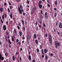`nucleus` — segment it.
<instances>
[{"instance_id": "f257e3e1", "label": "nucleus", "mask_w": 62, "mask_h": 62, "mask_svg": "<svg viewBox=\"0 0 62 62\" xmlns=\"http://www.w3.org/2000/svg\"><path fill=\"white\" fill-rule=\"evenodd\" d=\"M55 45V47L56 48H57L58 47V46H59V43L57 41H56L54 42Z\"/></svg>"}, {"instance_id": "f03ea898", "label": "nucleus", "mask_w": 62, "mask_h": 62, "mask_svg": "<svg viewBox=\"0 0 62 62\" xmlns=\"http://www.w3.org/2000/svg\"><path fill=\"white\" fill-rule=\"evenodd\" d=\"M36 7H35L32 9V10H31V15H32L33 14V12L35 11V10H36Z\"/></svg>"}, {"instance_id": "7ed1b4c3", "label": "nucleus", "mask_w": 62, "mask_h": 62, "mask_svg": "<svg viewBox=\"0 0 62 62\" xmlns=\"http://www.w3.org/2000/svg\"><path fill=\"white\" fill-rule=\"evenodd\" d=\"M59 27L60 28H62V23H59Z\"/></svg>"}, {"instance_id": "20e7f679", "label": "nucleus", "mask_w": 62, "mask_h": 62, "mask_svg": "<svg viewBox=\"0 0 62 62\" xmlns=\"http://www.w3.org/2000/svg\"><path fill=\"white\" fill-rule=\"evenodd\" d=\"M18 10L19 11V14H22V11L21 10V9H20V8L19 7L18 8Z\"/></svg>"}, {"instance_id": "39448f33", "label": "nucleus", "mask_w": 62, "mask_h": 62, "mask_svg": "<svg viewBox=\"0 0 62 62\" xmlns=\"http://www.w3.org/2000/svg\"><path fill=\"white\" fill-rule=\"evenodd\" d=\"M48 38L50 39H52V37H51V35L50 34H49L48 35Z\"/></svg>"}, {"instance_id": "423d86ee", "label": "nucleus", "mask_w": 62, "mask_h": 62, "mask_svg": "<svg viewBox=\"0 0 62 62\" xmlns=\"http://www.w3.org/2000/svg\"><path fill=\"white\" fill-rule=\"evenodd\" d=\"M42 19H43V17L42 16H41L39 17L40 20L41 21H42Z\"/></svg>"}, {"instance_id": "0eeeda50", "label": "nucleus", "mask_w": 62, "mask_h": 62, "mask_svg": "<svg viewBox=\"0 0 62 62\" xmlns=\"http://www.w3.org/2000/svg\"><path fill=\"white\" fill-rule=\"evenodd\" d=\"M29 57H28V59L29 60H31V56L30 55H29Z\"/></svg>"}, {"instance_id": "6e6552de", "label": "nucleus", "mask_w": 62, "mask_h": 62, "mask_svg": "<svg viewBox=\"0 0 62 62\" xmlns=\"http://www.w3.org/2000/svg\"><path fill=\"white\" fill-rule=\"evenodd\" d=\"M6 27L5 25H4L3 26V29L4 30H6Z\"/></svg>"}, {"instance_id": "1a4fd4ad", "label": "nucleus", "mask_w": 62, "mask_h": 62, "mask_svg": "<svg viewBox=\"0 0 62 62\" xmlns=\"http://www.w3.org/2000/svg\"><path fill=\"white\" fill-rule=\"evenodd\" d=\"M28 39H30L31 37V35H30V34H28Z\"/></svg>"}, {"instance_id": "9d476101", "label": "nucleus", "mask_w": 62, "mask_h": 62, "mask_svg": "<svg viewBox=\"0 0 62 62\" xmlns=\"http://www.w3.org/2000/svg\"><path fill=\"white\" fill-rule=\"evenodd\" d=\"M49 43L50 44L52 43V39H50L49 40Z\"/></svg>"}, {"instance_id": "9b49d317", "label": "nucleus", "mask_w": 62, "mask_h": 62, "mask_svg": "<svg viewBox=\"0 0 62 62\" xmlns=\"http://www.w3.org/2000/svg\"><path fill=\"white\" fill-rule=\"evenodd\" d=\"M13 60V61H15V60L16 58L15 57H14V56H13L12 57Z\"/></svg>"}, {"instance_id": "f8f14e48", "label": "nucleus", "mask_w": 62, "mask_h": 62, "mask_svg": "<svg viewBox=\"0 0 62 62\" xmlns=\"http://www.w3.org/2000/svg\"><path fill=\"white\" fill-rule=\"evenodd\" d=\"M38 6L40 8H41L42 7V6L40 4H39Z\"/></svg>"}, {"instance_id": "ddd939ff", "label": "nucleus", "mask_w": 62, "mask_h": 62, "mask_svg": "<svg viewBox=\"0 0 62 62\" xmlns=\"http://www.w3.org/2000/svg\"><path fill=\"white\" fill-rule=\"evenodd\" d=\"M44 52L45 54H46V53H47V51H48V50H47V49H45L44 50Z\"/></svg>"}, {"instance_id": "4468645a", "label": "nucleus", "mask_w": 62, "mask_h": 62, "mask_svg": "<svg viewBox=\"0 0 62 62\" xmlns=\"http://www.w3.org/2000/svg\"><path fill=\"white\" fill-rule=\"evenodd\" d=\"M35 39H36L37 38V35L36 34H34L33 37Z\"/></svg>"}, {"instance_id": "2eb2a0df", "label": "nucleus", "mask_w": 62, "mask_h": 62, "mask_svg": "<svg viewBox=\"0 0 62 62\" xmlns=\"http://www.w3.org/2000/svg\"><path fill=\"white\" fill-rule=\"evenodd\" d=\"M35 43L36 44H38V41L37 40H35Z\"/></svg>"}, {"instance_id": "dca6fc26", "label": "nucleus", "mask_w": 62, "mask_h": 62, "mask_svg": "<svg viewBox=\"0 0 62 62\" xmlns=\"http://www.w3.org/2000/svg\"><path fill=\"white\" fill-rule=\"evenodd\" d=\"M57 16V13H55L54 15V18H55L56 16Z\"/></svg>"}, {"instance_id": "f3484780", "label": "nucleus", "mask_w": 62, "mask_h": 62, "mask_svg": "<svg viewBox=\"0 0 62 62\" xmlns=\"http://www.w3.org/2000/svg\"><path fill=\"white\" fill-rule=\"evenodd\" d=\"M0 10L1 12H3V9L2 8H0Z\"/></svg>"}, {"instance_id": "a211bd4d", "label": "nucleus", "mask_w": 62, "mask_h": 62, "mask_svg": "<svg viewBox=\"0 0 62 62\" xmlns=\"http://www.w3.org/2000/svg\"><path fill=\"white\" fill-rule=\"evenodd\" d=\"M45 16H48V13L47 12H46L45 13Z\"/></svg>"}, {"instance_id": "6ab92c4d", "label": "nucleus", "mask_w": 62, "mask_h": 62, "mask_svg": "<svg viewBox=\"0 0 62 62\" xmlns=\"http://www.w3.org/2000/svg\"><path fill=\"white\" fill-rule=\"evenodd\" d=\"M41 53H42V54H44V53L43 52V49H42L41 50Z\"/></svg>"}, {"instance_id": "aec40b11", "label": "nucleus", "mask_w": 62, "mask_h": 62, "mask_svg": "<svg viewBox=\"0 0 62 62\" xmlns=\"http://www.w3.org/2000/svg\"><path fill=\"white\" fill-rule=\"evenodd\" d=\"M19 33L20 34V36H22V32H21V31H20L19 32Z\"/></svg>"}, {"instance_id": "412c9836", "label": "nucleus", "mask_w": 62, "mask_h": 62, "mask_svg": "<svg viewBox=\"0 0 62 62\" xmlns=\"http://www.w3.org/2000/svg\"><path fill=\"white\" fill-rule=\"evenodd\" d=\"M21 22L22 23L23 25H24V21L23 20H21Z\"/></svg>"}, {"instance_id": "4be33fe9", "label": "nucleus", "mask_w": 62, "mask_h": 62, "mask_svg": "<svg viewBox=\"0 0 62 62\" xmlns=\"http://www.w3.org/2000/svg\"><path fill=\"white\" fill-rule=\"evenodd\" d=\"M45 20H47V19H48V16H45Z\"/></svg>"}, {"instance_id": "5701e85b", "label": "nucleus", "mask_w": 62, "mask_h": 62, "mask_svg": "<svg viewBox=\"0 0 62 62\" xmlns=\"http://www.w3.org/2000/svg\"><path fill=\"white\" fill-rule=\"evenodd\" d=\"M58 21L56 22V26H57V25H58Z\"/></svg>"}, {"instance_id": "b1692460", "label": "nucleus", "mask_w": 62, "mask_h": 62, "mask_svg": "<svg viewBox=\"0 0 62 62\" xmlns=\"http://www.w3.org/2000/svg\"><path fill=\"white\" fill-rule=\"evenodd\" d=\"M45 36L46 37H47L48 35L47 34V33H46L45 34Z\"/></svg>"}, {"instance_id": "393cba45", "label": "nucleus", "mask_w": 62, "mask_h": 62, "mask_svg": "<svg viewBox=\"0 0 62 62\" xmlns=\"http://www.w3.org/2000/svg\"><path fill=\"white\" fill-rule=\"evenodd\" d=\"M8 13H9V12H10V10H9V8H8Z\"/></svg>"}, {"instance_id": "a878e982", "label": "nucleus", "mask_w": 62, "mask_h": 62, "mask_svg": "<svg viewBox=\"0 0 62 62\" xmlns=\"http://www.w3.org/2000/svg\"><path fill=\"white\" fill-rule=\"evenodd\" d=\"M14 31L15 34H17V31H16V30H14Z\"/></svg>"}, {"instance_id": "bb28decb", "label": "nucleus", "mask_w": 62, "mask_h": 62, "mask_svg": "<svg viewBox=\"0 0 62 62\" xmlns=\"http://www.w3.org/2000/svg\"><path fill=\"white\" fill-rule=\"evenodd\" d=\"M8 41L9 43V44H11L12 43L11 42H10V40L9 39H8Z\"/></svg>"}, {"instance_id": "cd10ccee", "label": "nucleus", "mask_w": 62, "mask_h": 62, "mask_svg": "<svg viewBox=\"0 0 62 62\" xmlns=\"http://www.w3.org/2000/svg\"><path fill=\"white\" fill-rule=\"evenodd\" d=\"M55 3L56 5H57V1H55Z\"/></svg>"}, {"instance_id": "c85d7f7f", "label": "nucleus", "mask_w": 62, "mask_h": 62, "mask_svg": "<svg viewBox=\"0 0 62 62\" xmlns=\"http://www.w3.org/2000/svg\"><path fill=\"white\" fill-rule=\"evenodd\" d=\"M46 60H47L48 59V57H47V55H46Z\"/></svg>"}, {"instance_id": "c756f323", "label": "nucleus", "mask_w": 62, "mask_h": 62, "mask_svg": "<svg viewBox=\"0 0 62 62\" xmlns=\"http://www.w3.org/2000/svg\"><path fill=\"white\" fill-rule=\"evenodd\" d=\"M23 30H25V27H23Z\"/></svg>"}, {"instance_id": "7c9ffc66", "label": "nucleus", "mask_w": 62, "mask_h": 62, "mask_svg": "<svg viewBox=\"0 0 62 62\" xmlns=\"http://www.w3.org/2000/svg\"><path fill=\"white\" fill-rule=\"evenodd\" d=\"M10 17L11 19L12 18V15L11 14L10 15Z\"/></svg>"}, {"instance_id": "2f4dec72", "label": "nucleus", "mask_w": 62, "mask_h": 62, "mask_svg": "<svg viewBox=\"0 0 62 62\" xmlns=\"http://www.w3.org/2000/svg\"><path fill=\"white\" fill-rule=\"evenodd\" d=\"M10 9H12L13 8V6H10Z\"/></svg>"}, {"instance_id": "473e14b6", "label": "nucleus", "mask_w": 62, "mask_h": 62, "mask_svg": "<svg viewBox=\"0 0 62 62\" xmlns=\"http://www.w3.org/2000/svg\"><path fill=\"white\" fill-rule=\"evenodd\" d=\"M20 7L21 9H22V8H23V6L22 5H20Z\"/></svg>"}, {"instance_id": "72a5a7b5", "label": "nucleus", "mask_w": 62, "mask_h": 62, "mask_svg": "<svg viewBox=\"0 0 62 62\" xmlns=\"http://www.w3.org/2000/svg\"><path fill=\"white\" fill-rule=\"evenodd\" d=\"M19 42V39H16V43H18Z\"/></svg>"}, {"instance_id": "f704fd0d", "label": "nucleus", "mask_w": 62, "mask_h": 62, "mask_svg": "<svg viewBox=\"0 0 62 62\" xmlns=\"http://www.w3.org/2000/svg\"><path fill=\"white\" fill-rule=\"evenodd\" d=\"M41 3H42V1H39V5H40V4H41Z\"/></svg>"}, {"instance_id": "c9c22d12", "label": "nucleus", "mask_w": 62, "mask_h": 62, "mask_svg": "<svg viewBox=\"0 0 62 62\" xmlns=\"http://www.w3.org/2000/svg\"><path fill=\"white\" fill-rule=\"evenodd\" d=\"M2 18L3 20V19H4V14L2 16Z\"/></svg>"}, {"instance_id": "e433bc0d", "label": "nucleus", "mask_w": 62, "mask_h": 62, "mask_svg": "<svg viewBox=\"0 0 62 62\" xmlns=\"http://www.w3.org/2000/svg\"><path fill=\"white\" fill-rule=\"evenodd\" d=\"M20 61H22V57H20Z\"/></svg>"}, {"instance_id": "4c0bfd02", "label": "nucleus", "mask_w": 62, "mask_h": 62, "mask_svg": "<svg viewBox=\"0 0 62 62\" xmlns=\"http://www.w3.org/2000/svg\"><path fill=\"white\" fill-rule=\"evenodd\" d=\"M5 54L6 56H8V54L7 53H5Z\"/></svg>"}, {"instance_id": "58836bf2", "label": "nucleus", "mask_w": 62, "mask_h": 62, "mask_svg": "<svg viewBox=\"0 0 62 62\" xmlns=\"http://www.w3.org/2000/svg\"><path fill=\"white\" fill-rule=\"evenodd\" d=\"M1 60H4V58L3 57H2L1 58Z\"/></svg>"}, {"instance_id": "ea45409f", "label": "nucleus", "mask_w": 62, "mask_h": 62, "mask_svg": "<svg viewBox=\"0 0 62 62\" xmlns=\"http://www.w3.org/2000/svg\"><path fill=\"white\" fill-rule=\"evenodd\" d=\"M0 21L2 23H3V20L0 19Z\"/></svg>"}, {"instance_id": "a19ab883", "label": "nucleus", "mask_w": 62, "mask_h": 62, "mask_svg": "<svg viewBox=\"0 0 62 62\" xmlns=\"http://www.w3.org/2000/svg\"><path fill=\"white\" fill-rule=\"evenodd\" d=\"M2 57V55L0 54V59H1V58Z\"/></svg>"}, {"instance_id": "79ce46f5", "label": "nucleus", "mask_w": 62, "mask_h": 62, "mask_svg": "<svg viewBox=\"0 0 62 62\" xmlns=\"http://www.w3.org/2000/svg\"><path fill=\"white\" fill-rule=\"evenodd\" d=\"M37 52L38 53H39V49H37Z\"/></svg>"}, {"instance_id": "37998d69", "label": "nucleus", "mask_w": 62, "mask_h": 62, "mask_svg": "<svg viewBox=\"0 0 62 62\" xmlns=\"http://www.w3.org/2000/svg\"><path fill=\"white\" fill-rule=\"evenodd\" d=\"M7 14H5V18H6L7 17Z\"/></svg>"}, {"instance_id": "c03bdc74", "label": "nucleus", "mask_w": 62, "mask_h": 62, "mask_svg": "<svg viewBox=\"0 0 62 62\" xmlns=\"http://www.w3.org/2000/svg\"><path fill=\"white\" fill-rule=\"evenodd\" d=\"M16 1L18 2H19L20 1V0H16Z\"/></svg>"}, {"instance_id": "a18cd8bd", "label": "nucleus", "mask_w": 62, "mask_h": 62, "mask_svg": "<svg viewBox=\"0 0 62 62\" xmlns=\"http://www.w3.org/2000/svg\"><path fill=\"white\" fill-rule=\"evenodd\" d=\"M32 62H35V59H34L33 60Z\"/></svg>"}, {"instance_id": "49530a36", "label": "nucleus", "mask_w": 62, "mask_h": 62, "mask_svg": "<svg viewBox=\"0 0 62 62\" xmlns=\"http://www.w3.org/2000/svg\"><path fill=\"white\" fill-rule=\"evenodd\" d=\"M7 5V3H4V5L5 6H6V5Z\"/></svg>"}, {"instance_id": "de8ad7c7", "label": "nucleus", "mask_w": 62, "mask_h": 62, "mask_svg": "<svg viewBox=\"0 0 62 62\" xmlns=\"http://www.w3.org/2000/svg\"><path fill=\"white\" fill-rule=\"evenodd\" d=\"M25 39V37H22V39Z\"/></svg>"}, {"instance_id": "09e8293b", "label": "nucleus", "mask_w": 62, "mask_h": 62, "mask_svg": "<svg viewBox=\"0 0 62 62\" xmlns=\"http://www.w3.org/2000/svg\"><path fill=\"white\" fill-rule=\"evenodd\" d=\"M43 26L45 27L46 26H45V24H43Z\"/></svg>"}, {"instance_id": "8fccbe9b", "label": "nucleus", "mask_w": 62, "mask_h": 62, "mask_svg": "<svg viewBox=\"0 0 62 62\" xmlns=\"http://www.w3.org/2000/svg\"><path fill=\"white\" fill-rule=\"evenodd\" d=\"M17 28L18 29H20V27L19 26H17Z\"/></svg>"}, {"instance_id": "3c124183", "label": "nucleus", "mask_w": 62, "mask_h": 62, "mask_svg": "<svg viewBox=\"0 0 62 62\" xmlns=\"http://www.w3.org/2000/svg\"><path fill=\"white\" fill-rule=\"evenodd\" d=\"M18 25H19V26H21V24H20V23H19L18 24Z\"/></svg>"}, {"instance_id": "603ef678", "label": "nucleus", "mask_w": 62, "mask_h": 62, "mask_svg": "<svg viewBox=\"0 0 62 62\" xmlns=\"http://www.w3.org/2000/svg\"><path fill=\"white\" fill-rule=\"evenodd\" d=\"M47 5L48 7H50V5L49 4H47Z\"/></svg>"}, {"instance_id": "864d4df0", "label": "nucleus", "mask_w": 62, "mask_h": 62, "mask_svg": "<svg viewBox=\"0 0 62 62\" xmlns=\"http://www.w3.org/2000/svg\"><path fill=\"white\" fill-rule=\"evenodd\" d=\"M23 16H25V13H23Z\"/></svg>"}, {"instance_id": "5fc2aeb1", "label": "nucleus", "mask_w": 62, "mask_h": 62, "mask_svg": "<svg viewBox=\"0 0 62 62\" xmlns=\"http://www.w3.org/2000/svg\"><path fill=\"white\" fill-rule=\"evenodd\" d=\"M36 30H38V28L37 27H36Z\"/></svg>"}, {"instance_id": "6e6d98bb", "label": "nucleus", "mask_w": 62, "mask_h": 62, "mask_svg": "<svg viewBox=\"0 0 62 62\" xmlns=\"http://www.w3.org/2000/svg\"><path fill=\"white\" fill-rule=\"evenodd\" d=\"M18 52H16V55H17V54H18Z\"/></svg>"}, {"instance_id": "4d7b16f0", "label": "nucleus", "mask_w": 62, "mask_h": 62, "mask_svg": "<svg viewBox=\"0 0 62 62\" xmlns=\"http://www.w3.org/2000/svg\"><path fill=\"white\" fill-rule=\"evenodd\" d=\"M8 3L9 4V5H11V3H10V2H9Z\"/></svg>"}, {"instance_id": "13d9d810", "label": "nucleus", "mask_w": 62, "mask_h": 62, "mask_svg": "<svg viewBox=\"0 0 62 62\" xmlns=\"http://www.w3.org/2000/svg\"><path fill=\"white\" fill-rule=\"evenodd\" d=\"M41 12L42 14H43V13H42V10L41 11Z\"/></svg>"}, {"instance_id": "bf43d9fd", "label": "nucleus", "mask_w": 62, "mask_h": 62, "mask_svg": "<svg viewBox=\"0 0 62 62\" xmlns=\"http://www.w3.org/2000/svg\"><path fill=\"white\" fill-rule=\"evenodd\" d=\"M14 39H13L12 38V40L13 41H14Z\"/></svg>"}, {"instance_id": "052dcab7", "label": "nucleus", "mask_w": 62, "mask_h": 62, "mask_svg": "<svg viewBox=\"0 0 62 62\" xmlns=\"http://www.w3.org/2000/svg\"><path fill=\"white\" fill-rule=\"evenodd\" d=\"M53 55L54 54H53L52 53L51 54H50L51 56H53Z\"/></svg>"}, {"instance_id": "680f3d73", "label": "nucleus", "mask_w": 62, "mask_h": 62, "mask_svg": "<svg viewBox=\"0 0 62 62\" xmlns=\"http://www.w3.org/2000/svg\"><path fill=\"white\" fill-rule=\"evenodd\" d=\"M37 23H38V22H37V21L36 22V23H35V24L36 25H37L38 24H37Z\"/></svg>"}, {"instance_id": "e2e57ef3", "label": "nucleus", "mask_w": 62, "mask_h": 62, "mask_svg": "<svg viewBox=\"0 0 62 62\" xmlns=\"http://www.w3.org/2000/svg\"><path fill=\"white\" fill-rule=\"evenodd\" d=\"M21 11H22V12H23L24 11V10H23V9H22L21 10Z\"/></svg>"}, {"instance_id": "0e129e2a", "label": "nucleus", "mask_w": 62, "mask_h": 62, "mask_svg": "<svg viewBox=\"0 0 62 62\" xmlns=\"http://www.w3.org/2000/svg\"><path fill=\"white\" fill-rule=\"evenodd\" d=\"M5 39H6V41H8V40L7 39V37H5Z\"/></svg>"}, {"instance_id": "69168bd1", "label": "nucleus", "mask_w": 62, "mask_h": 62, "mask_svg": "<svg viewBox=\"0 0 62 62\" xmlns=\"http://www.w3.org/2000/svg\"><path fill=\"white\" fill-rule=\"evenodd\" d=\"M27 4H29V1H27Z\"/></svg>"}, {"instance_id": "338daca9", "label": "nucleus", "mask_w": 62, "mask_h": 62, "mask_svg": "<svg viewBox=\"0 0 62 62\" xmlns=\"http://www.w3.org/2000/svg\"><path fill=\"white\" fill-rule=\"evenodd\" d=\"M18 44L19 45H21V43L20 42H18Z\"/></svg>"}, {"instance_id": "774afa93", "label": "nucleus", "mask_w": 62, "mask_h": 62, "mask_svg": "<svg viewBox=\"0 0 62 62\" xmlns=\"http://www.w3.org/2000/svg\"><path fill=\"white\" fill-rule=\"evenodd\" d=\"M54 10H56V8H54Z\"/></svg>"}]
</instances>
